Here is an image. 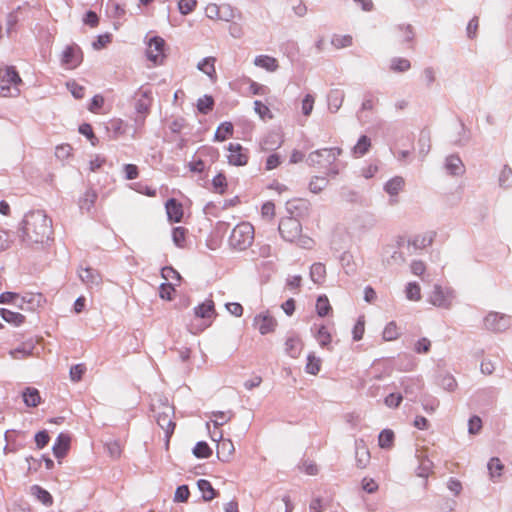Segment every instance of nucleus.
<instances>
[{"mask_svg": "<svg viewBox=\"0 0 512 512\" xmlns=\"http://www.w3.org/2000/svg\"><path fill=\"white\" fill-rule=\"evenodd\" d=\"M52 233V221L41 211H33L25 215L22 221L21 240L27 244H38L48 240Z\"/></svg>", "mask_w": 512, "mask_h": 512, "instance_id": "1", "label": "nucleus"}, {"mask_svg": "<svg viewBox=\"0 0 512 512\" xmlns=\"http://www.w3.org/2000/svg\"><path fill=\"white\" fill-rule=\"evenodd\" d=\"M253 326L261 335H266L275 331L277 321L268 311L262 312L254 317Z\"/></svg>", "mask_w": 512, "mask_h": 512, "instance_id": "13", "label": "nucleus"}, {"mask_svg": "<svg viewBox=\"0 0 512 512\" xmlns=\"http://www.w3.org/2000/svg\"><path fill=\"white\" fill-rule=\"evenodd\" d=\"M164 46L165 41L163 38L159 36L152 37L147 43L146 48V56L148 60L153 62L155 65L162 64L165 58Z\"/></svg>", "mask_w": 512, "mask_h": 512, "instance_id": "11", "label": "nucleus"}, {"mask_svg": "<svg viewBox=\"0 0 512 512\" xmlns=\"http://www.w3.org/2000/svg\"><path fill=\"white\" fill-rule=\"evenodd\" d=\"M234 452V445L231 440L226 439L222 440L221 444L218 447L217 456L223 461L227 462Z\"/></svg>", "mask_w": 512, "mask_h": 512, "instance_id": "37", "label": "nucleus"}, {"mask_svg": "<svg viewBox=\"0 0 512 512\" xmlns=\"http://www.w3.org/2000/svg\"><path fill=\"white\" fill-rule=\"evenodd\" d=\"M438 384L446 391L448 392H453L456 390L457 388V381L456 379L450 375V374H445V375H442L440 376L439 378V381H438Z\"/></svg>", "mask_w": 512, "mask_h": 512, "instance_id": "52", "label": "nucleus"}, {"mask_svg": "<svg viewBox=\"0 0 512 512\" xmlns=\"http://www.w3.org/2000/svg\"><path fill=\"white\" fill-rule=\"evenodd\" d=\"M401 386L406 395H412L421 390L422 382L418 378H405L401 381Z\"/></svg>", "mask_w": 512, "mask_h": 512, "instance_id": "38", "label": "nucleus"}, {"mask_svg": "<svg viewBox=\"0 0 512 512\" xmlns=\"http://www.w3.org/2000/svg\"><path fill=\"white\" fill-rule=\"evenodd\" d=\"M150 91L144 89L143 87L139 88L137 92V96L139 97L135 104V109L138 113H147L149 107L151 105Z\"/></svg>", "mask_w": 512, "mask_h": 512, "instance_id": "24", "label": "nucleus"}, {"mask_svg": "<svg viewBox=\"0 0 512 512\" xmlns=\"http://www.w3.org/2000/svg\"><path fill=\"white\" fill-rule=\"evenodd\" d=\"M421 404H422V407L423 409L427 412V413H433L436 411V409L438 408L439 406V401L437 398L433 397V396H430V395H425L422 400H421Z\"/></svg>", "mask_w": 512, "mask_h": 512, "instance_id": "57", "label": "nucleus"}, {"mask_svg": "<svg viewBox=\"0 0 512 512\" xmlns=\"http://www.w3.org/2000/svg\"><path fill=\"white\" fill-rule=\"evenodd\" d=\"M399 332L395 322H389L383 330V338L387 341L394 340L398 337Z\"/></svg>", "mask_w": 512, "mask_h": 512, "instance_id": "61", "label": "nucleus"}, {"mask_svg": "<svg viewBox=\"0 0 512 512\" xmlns=\"http://www.w3.org/2000/svg\"><path fill=\"white\" fill-rule=\"evenodd\" d=\"M378 102H379V100L375 95H373L371 93H367L364 95L363 102L361 105V110L372 111V110H374V108L376 107Z\"/></svg>", "mask_w": 512, "mask_h": 512, "instance_id": "62", "label": "nucleus"}, {"mask_svg": "<svg viewBox=\"0 0 512 512\" xmlns=\"http://www.w3.org/2000/svg\"><path fill=\"white\" fill-rule=\"evenodd\" d=\"M352 43H353V38L351 35L335 34L331 38V44L337 49L349 47L352 45Z\"/></svg>", "mask_w": 512, "mask_h": 512, "instance_id": "47", "label": "nucleus"}, {"mask_svg": "<svg viewBox=\"0 0 512 512\" xmlns=\"http://www.w3.org/2000/svg\"><path fill=\"white\" fill-rule=\"evenodd\" d=\"M67 88L76 99H82L85 95V88L75 81L67 82Z\"/></svg>", "mask_w": 512, "mask_h": 512, "instance_id": "64", "label": "nucleus"}, {"mask_svg": "<svg viewBox=\"0 0 512 512\" xmlns=\"http://www.w3.org/2000/svg\"><path fill=\"white\" fill-rule=\"evenodd\" d=\"M254 65L268 72H275L279 68L278 60L269 55H258L254 58Z\"/></svg>", "mask_w": 512, "mask_h": 512, "instance_id": "21", "label": "nucleus"}, {"mask_svg": "<svg viewBox=\"0 0 512 512\" xmlns=\"http://www.w3.org/2000/svg\"><path fill=\"white\" fill-rule=\"evenodd\" d=\"M409 243L416 249H423L432 243V237L430 235H416Z\"/></svg>", "mask_w": 512, "mask_h": 512, "instance_id": "60", "label": "nucleus"}, {"mask_svg": "<svg viewBox=\"0 0 512 512\" xmlns=\"http://www.w3.org/2000/svg\"><path fill=\"white\" fill-rule=\"evenodd\" d=\"M341 154L342 149L339 147L318 149L311 152L306 161L310 166H322L324 163L332 165Z\"/></svg>", "mask_w": 512, "mask_h": 512, "instance_id": "5", "label": "nucleus"}, {"mask_svg": "<svg viewBox=\"0 0 512 512\" xmlns=\"http://www.w3.org/2000/svg\"><path fill=\"white\" fill-rule=\"evenodd\" d=\"M331 310V306L327 296L321 295L317 298L316 311L320 317L328 315Z\"/></svg>", "mask_w": 512, "mask_h": 512, "instance_id": "54", "label": "nucleus"}, {"mask_svg": "<svg viewBox=\"0 0 512 512\" xmlns=\"http://www.w3.org/2000/svg\"><path fill=\"white\" fill-rule=\"evenodd\" d=\"M310 279L315 284H322L326 279V267L323 263L317 262L310 267Z\"/></svg>", "mask_w": 512, "mask_h": 512, "instance_id": "30", "label": "nucleus"}, {"mask_svg": "<svg viewBox=\"0 0 512 512\" xmlns=\"http://www.w3.org/2000/svg\"><path fill=\"white\" fill-rule=\"evenodd\" d=\"M18 300H22L23 303H26L27 311H34L45 302V298L41 293H25L22 296L19 295Z\"/></svg>", "mask_w": 512, "mask_h": 512, "instance_id": "22", "label": "nucleus"}, {"mask_svg": "<svg viewBox=\"0 0 512 512\" xmlns=\"http://www.w3.org/2000/svg\"><path fill=\"white\" fill-rule=\"evenodd\" d=\"M498 185L503 189L512 188V168L507 164L499 172Z\"/></svg>", "mask_w": 512, "mask_h": 512, "instance_id": "35", "label": "nucleus"}, {"mask_svg": "<svg viewBox=\"0 0 512 512\" xmlns=\"http://www.w3.org/2000/svg\"><path fill=\"white\" fill-rule=\"evenodd\" d=\"M233 415L234 413L232 411H215L212 413L213 419H211V422H213L214 426L217 428L230 421Z\"/></svg>", "mask_w": 512, "mask_h": 512, "instance_id": "43", "label": "nucleus"}, {"mask_svg": "<svg viewBox=\"0 0 512 512\" xmlns=\"http://www.w3.org/2000/svg\"><path fill=\"white\" fill-rule=\"evenodd\" d=\"M97 199V193L92 190L88 189L84 192L82 197L79 199V208L81 211L90 212L91 209L94 207V204Z\"/></svg>", "mask_w": 512, "mask_h": 512, "instance_id": "28", "label": "nucleus"}, {"mask_svg": "<svg viewBox=\"0 0 512 512\" xmlns=\"http://www.w3.org/2000/svg\"><path fill=\"white\" fill-rule=\"evenodd\" d=\"M0 316L4 321L15 326H20L25 320V317L22 314L5 308L0 309Z\"/></svg>", "mask_w": 512, "mask_h": 512, "instance_id": "33", "label": "nucleus"}, {"mask_svg": "<svg viewBox=\"0 0 512 512\" xmlns=\"http://www.w3.org/2000/svg\"><path fill=\"white\" fill-rule=\"evenodd\" d=\"M406 298L411 301H419L421 299V289L416 282H409L405 288Z\"/></svg>", "mask_w": 512, "mask_h": 512, "instance_id": "49", "label": "nucleus"}, {"mask_svg": "<svg viewBox=\"0 0 512 512\" xmlns=\"http://www.w3.org/2000/svg\"><path fill=\"white\" fill-rule=\"evenodd\" d=\"M185 237H186V229L183 227H175L172 230V239L174 244L179 247L183 248L185 244Z\"/></svg>", "mask_w": 512, "mask_h": 512, "instance_id": "59", "label": "nucleus"}, {"mask_svg": "<svg viewBox=\"0 0 512 512\" xmlns=\"http://www.w3.org/2000/svg\"><path fill=\"white\" fill-rule=\"evenodd\" d=\"M444 167L446 172L452 176H461L465 173V166L461 158L456 154L446 157Z\"/></svg>", "mask_w": 512, "mask_h": 512, "instance_id": "16", "label": "nucleus"}, {"mask_svg": "<svg viewBox=\"0 0 512 512\" xmlns=\"http://www.w3.org/2000/svg\"><path fill=\"white\" fill-rule=\"evenodd\" d=\"M483 325L491 332H503L512 325V317L492 311L484 317Z\"/></svg>", "mask_w": 512, "mask_h": 512, "instance_id": "7", "label": "nucleus"}, {"mask_svg": "<svg viewBox=\"0 0 512 512\" xmlns=\"http://www.w3.org/2000/svg\"><path fill=\"white\" fill-rule=\"evenodd\" d=\"M411 63L406 58L395 57L391 60V70L395 72H406L410 69Z\"/></svg>", "mask_w": 512, "mask_h": 512, "instance_id": "50", "label": "nucleus"}, {"mask_svg": "<svg viewBox=\"0 0 512 512\" xmlns=\"http://www.w3.org/2000/svg\"><path fill=\"white\" fill-rule=\"evenodd\" d=\"M321 360L317 358L314 354H309L307 357V364L305 370L307 373L311 375H316L320 371Z\"/></svg>", "mask_w": 512, "mask_h": 512, "instance_id": "53", "label": "nucleus"}, {"mask_svg": "<svg viewBox=\"0 0 512 512\" xmlns=\"http://www.w3.org/2000/svg\"><path fill=\"white\" fill-rule=\"evenodd\" d=\"M370 147H371L370 138L367 137L366 135H362L358 139V141L354 145V147L352 148V154L355 157H362L369 151Z\"/></svg>", "mask_w": 512, "mask_h": 512, "instance_id": "36", "label": "nucleus"}, {"mask_svg": "<svg viewBox=\"0 0 512 512\" xmlns=\"http://www.w3.org/2000/svg\"><path fill=\"white\" fill-rule=\"evenodd\" d=\"M405 262V257L402 252L394 250L389 257L383 258V263L387 266H400Z\"/></svg>", "mask_w": 512, "mask_h": 512, "instance_id": "56", "label": "nucleus"}, {"mask_svg": "<svg viewBox=\"0 0 512 512\" xmlns=\"http://www.w3.org/2000/svg\"><path fill=\"white\" fill-rule=\"evenodd\" d=\"M453 299L454 291L452 289L435 284L428 297V302L435 307L449 309L452 306Z\"/></svg>", "mask_w": 512, "mask_h": 512, "instance_id": "6", "label": "nucleus"}, {"mask_svg": "<svg viewBox=\"0 0 512 512\" xmlns=\"http://www.w3.org/2000/svg\"><path fill=\"white\" fill-rule=\"evenodd\" d=\"M165 208L169 221L175 223L181 221L183 217V207L181 203L174 198H171L166 202Z\"/></svg>", "mask_w": 512, "mask_h": 512, "instance_id": "20", "label": "nucleus"}, {"mask_svg": "<svg viewBox=\"0 0 512 512\" xmlns=\"http://www.w3.org/2000/svg\"><path fill=\"white\" fill-rule=\"evenodd\" d=\"M281 237L288 242H295L300 237L302 225L300 221L294 217H286L281 219L278 226Z\"/></svg>", "mask_w": 512, "mask_h": 512, "instance_id": "8", "label": "nucleus"}, {"mask_svg": "<svg viewBox=\"0 0 512 512\" xmlns=\"http://www.w3.org/2000/svg\"><path fill=\"white\" fill-rule=\"evenodd\" d=\"M227 160L233 166H245L249 160L248 150L239 143H229Z\"/></svg>", "mask_w": 512, "mask_h": 512, "instance_id": "12", "label": "nucleus"}, {"mask_svg": "<svg viewBox=\"0 0 512 512\" xmlns=\"http://www.w3.org/2000/svg\"><path fill=\"white\" fill-rule=\"evenodd\" d=\"M83 61V53L81 48L76 45H67L61 53V65L67 69H74L78 67Z\"/></svg>", "mask_w": 512, "mask_h": 512, "instance_id": "9", "label": "nucleus"}, {"mask_svg": "<svg viewBox=\"0 0 512 512\" xmlns=\"http://www.w3.org/2000/svg\"><path fill=\"white\" fill-rule=\"evenodd\" d=\"M218 20L230 22L237 16V10L230 4H221Z\"/></svg>", "mask_w": 512, "mask_h": 512, "instance_id": "46", "label": "nucleus"}, {"mask_svg": "<svg viewBox=\"0 0 512 512\" xmlns=\"http://www.w3.org/2000/svg\"><path fill=\"white\" fill-rule=\"evenodd\" d=\"M215 62L214 57H205L197 64V68L211 79H214L216 77Z\"/></svg>", "mask_w": 512, "mask_h": 512, "instance_id": "31", "label": "nucleus"}, {"mask_svg": "<svg viewBox=\"0 0 512 512\" xmlns=\"http://www.w3.org/2000/svg\"><path fill=\"white\" fill-rule=\"evenodd\" d=\"M212 186L215 192L223 194L227 188V180L224 174L218 173L212 179Z\"/></svg>", "mask_w": 512, "mask_h": 512, "instance_id": "58", "label": "nucleus"}, {"mask_svg": "<svg viewBox=\"0 0 512 512\" xmlns=\"http://www.w3.org/2000/svg\"><path fill=\"white\" fill-rule=\"evenodd\" d=\"M396 36L402 43H410L413 41L415 33L412 25L400 24L394 29Z\"/></svg>", "mask_w": 512, "mask_h": 512, "instance_id": "27", "label": "nucleus"}, {"mask_svg": "<svg viewBox=\"0 0 512 512\" xmlns=\"http://www.w3.org/2000/svg\"><path fill=\"white\" fill-rule=\"evenodd\" d=\"M254 111L259 115L261 119L272 118V114L269 107L259 100L254 101Z\"/></svg>", "mask_w": 512, "mask_h": 512, "instance_id": "63", "label": "nucleus"}, {"mask_svg": "<svg viewBox=\"0 0 512 512\" xmlns=\"http://www.w3.org/2000/svg\"><path fill=\"white\" fill-rule=\"evenodd\" d=\"M394 441V432L390 429H384L378 436V444L383 449L392 447Z\"/></svg>", "mask_w": 512, "mask_h": 512, "instance_id": "44", "label": "nucleus"}, {"mask_svg": "<svg viewBox=\"0 0 512 512\" xmlns=\"http://www.w3.org/2000/svg\"><path fill=\"white\" fill-rule=\"evenodd\" d=\"M197 486L202 493V497L205 501H211L215 498L216 492L212 487L211 483L206 479H200L197 481Z\"/></svg>", "mask_w": 512, "mask_h": 512, "instance_id": "41", "label": "nucleus"}, {"mask_svg": "<svg viewBox=\"0 0 512 512\" xmlns=\"http://www.w3.org/2000/svg\"><path fill=\"white\" fill-rule=\"evenodd\" d=\"M193 454L197 458L205 459L211 456L212 450L206 442L199 441L193 448Z\"/></svg>", "mask_w": 512, "mask_h": 512, "instance_id": "48", "label": "nucleus"}, {"mask_svg": "<svg viewBox=\"0 0 512 512\" xmlns=\"http://www.w3.org/2000/svg\"><path fill=\"white\" fill-rule=\"evenodd\" d=\"M233 134V125L231 122H222L215 131V141L222 142Z\"/></svg>", "mask_w": 512, "mask_h": 512, "instance_id": "39", "label": "nucleus"}, {"mask_svg": "<svg viewBox=\"0 0 512 512\" xmlns=\"http://www.w3.org/2000/svg\"><path fill=\"white\" fill-rule=\"evenodd\" d=\"M487 468L490 474V478L495 481L496 478L501 476L504 466L499 458L493 457L488 462Z\"/></svg>", "mask_w": 512, "mask_h": 512, "instance_id": "42", "label": "nucleus"}, {"mask_svg": "<svg viewBox=\"0 0 512 512\" xmlns=\"http://www.w3.org/2000/svg\"><path fill=\"white\" fill-rule=\"evenodd\" d=\"M30 491L31 494L45 506H51L53 504V498L51 494L39 485L31 486Z\"/></svg>", "mask_w": 512, "mask_h": 512, "instance_id": "32", "label": "nucleus"}, {"mask_svg": "<svg viewBox=\"0 0 512 512\" xmlns=\"http://www.w3.org/2000/svg\"><path fill=\"white\" fill-rule=\"evenodd\" d=\"M153 411L155 412L157 424L165 432L166 446H168L170 437L175 429V422L172 420V416L174 415V408L166 402L162 403L158 407V410H156L155 406L153 405Z\"/></svg>", "mask_w": 512, "mask_h": 512, "instance_id": "4", "label": "nucleus"}, {"mask_svg": "<svg viewBox=\"0 0 512 512\" xmlns=\"http://www.w3.org/2000/svg\"><path fill=\"white\" fill-rule=\"evenodd\" d=\"M254 240V227L249 222L237 224L229 237V243L233 248L245 250Z\"/></svg>", "mask_w": 512, "mask_h": 512, "instance_id": "3", "label": "nucleus"}, {"mask_svg": "<svg viewBox=\"0 0 512 512\" xmlns=\"http://www.w3.org/2000/svg\"><path fill=\"white\" fill-rule=\"evenodd\" d=\"M71 438L68 434L60 433L52 447L53 454L56 458L61 459L66 456L70 448Z\"/></svg>", "mask_w": 512, "mask_h": 512, "instance_id": "18", "label": "nucleus"}, {"mask_svg": "<svg viewBox=\"0 0 512 512\" xmlns=\"http://www.w3.org/2000/svg\"><path fill=\"white\" fill-rule=\"evenodd\" d=\"M23 401L28 407H36L41 402L39 391L34 387H27L22 392Z\"/></svg>", "mask_w": 512, "mask_h": 512, "instance_id": "29", "label": "nucleus"}, {"mask_svg": "<svg viewBox=\"0 0 512 512\" xmlns=\"http://www.w3.org/2000/svg\"><path fill=\"white\" fill-rule=\"evenodd\" d=\"M78 276L88 288L99 287L102 283L100 273L90 267L80 268L78 270Z\"/></svg>", "mask_w": 512, "mask_h": 512, "instance_id": "15", "label": "nucleus"}, {"mask_svg": "<svg viewBox=\"0 0 512 512\" xmlns=\"http://www.w3.org/2000/svg\"><path fill=\"white\" fill-rule=\"evenodd\" d=\"M433 462L427 458H423L420 460L419 466L417 467L416 474L422 478H428L430 473L432 472Z\"/></svg>", "mask_w": 512, "mask_h": 512, "instance_id": "55", "label": "nucleus"}, {"mask_svg": "<svg viewBox=\"0 0 512 512\" xmlns=\"http://www.w3.org/2000/svg\"><path fill=\"white\" fill-rule=\"evenodd\" d=\"M328 179L321 176H313L309 182L308 189L313 194H319L328 186Z\"/></svg>", "mask_w": 512, "mask_h": 512, "instance_id": "40", "label": "nucleus"}, {"mask_svg": "<svg viewBox=\"0 0 512 512\" xmlns=\"http://www.w3.org/2000/svg\"><path fill=\"white\" fill-rule=\"evenodd\" d=\"M194 314L203 319L213 317L215 315L214 302L210 299L205 300L194 308Z\"/></svg>", "mask_w": 512, "mask_h": 512, "instance_id": "26", "label": "nucleus"}, {"mask_svg": "<svg viewBox=\"0 0 512 512\" xmlns=\"http://www.w3.org/2000/svg\"><path fill=\"white\" fill-rule=\"evenodd\" d=\"M22 80L14 67L9 66L0 71V97H16L20 94Z\"/></svg>", "mask_w": 512, "mask_h": 512, "instance_id": "2", "label": "nucleus"}, {"mask_svg": "<svg viewBox=\"0 0 512 512\" xmlns=\"http://www.w3.org/2000/svg\"><path fill=\"white\" fill-rule=\"evenodd\" d=\"M315 337L321 347H327L332 340L330 332L324 325H321L317 328Z\"/></svg>", "mask_w": 512, "mask_h": 512, "instance_id": "45", "label": "nucleus"}, {"mask_svg": "<svg viewBox=\"0 0 512 512\" xmlns=\"http://www.w3.org/2000/svg\"><path fill=\"white\" fill-rule=\"evenodd\" d=\"M405 181L401 176H395L384 184V191L389 195V204L398 203V194L403 190Z\"/></svg>", "mask_w": 512, "mask_h": 512, "instance_id": "14", "label": "nucleus"}, {"mask_svg": "<svg viewBox=\"0 0 512 512\" xmlns=\"http://www.w3.org/2000/svg\"><path fill=\"white\" fill-rule=\"evenodd\" d=\"M213 105L214 100L209 95H204L197 101V109L202 114H208L213 109Z\"/></svg>", "mask_w": 512, "mask_h": 512, "instance_id": "51", "label": "nucleus"}, {"mask_svg": "<svg viewBox=\"0 0 512 512\" xmlns=\"http://www.w3.org/2000/svg\"><path fill=\"white\" fill-rule=\"evenodd\" d=\"M345 98V92L342 89H331L327 95L328 109L331 113H336L342 106Z\"/></svg>", "mask_w": 512, "mask_h": 512, "instance_id": "19", "label": "nucleus"}, {"mask_svg": "<svg viewBox=\"0 0 512 512\" xmlns=\"http://www.w3.org/2000/svg\"><path fill=\"white\" fill-rule=\"evenodd\" d=\"M286 211L296 219L307 218L311 212V203L304 198H295L286 202Z\"/></svg>", "mask_w": 512, "mask_h": 512, "instance_id": "10", "label": "nucleus"}, {"mask_svg": "<svg viewBox=\"0 0 512 512\" xmlns=\"http://www.w3.org/2000/svg\"><path fill=\"white\" fill-rule=\"evenodd\" d=\"M457 136L452 140L456 146H465L470 140V131L465 127L462 122H459L456 126Z\"/></svg>", "mask_w": 512, "mask_h": 512, "instance_id": "34", "label": "nucleus"}, {"mask_svg": "<svg viewBox=\"0 0 512 512\" xmlns=\"http://www.w3.org/2000/svg\"><path fill=\"white\" fill-rule=\"evenodd\" d=\"M36 346L33 340H27L23 343H21L18 347L11 349L9 351V355L13 359H25L27 357H30L34 354Z\"/></svg>", "mask_w": 512, "mask_h": 512, "instance_id": "17", "label": "nucleus"}, {"mask_svg": "<svg viewBox=\"0 0 512 512\" xmlns=\"http://www.w3.org/2000/svg\"><path fill=\"white\" fill-rule=\"evenodd\" d=\"M355 457L356 464L361 469L365 468L370 461V453L362 440L356 442Z\"/></svg>", "mask_w": 512, "mask_h": 512, "instance_id": "23", "label": "nucleus"}, {"mask_svg": "<svg viewBox=\"0 0 512 512\" xmlns=\"http://www.w3.org/2000/svg\"><path fill=\"white\" fill-rule=\"evenodd\" d=\"M302 351V341L299 336L292 335L286 339L285 352L292 358H297Z\"/></svg>", "mask_w": 512, "mask_h": 512, "instance_id": "25", "label": "nucleus"}]
</instances>
